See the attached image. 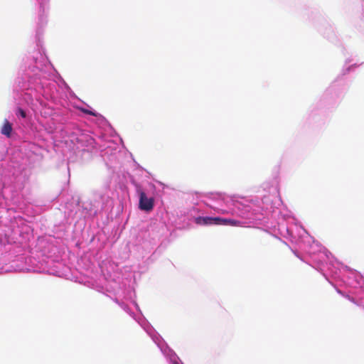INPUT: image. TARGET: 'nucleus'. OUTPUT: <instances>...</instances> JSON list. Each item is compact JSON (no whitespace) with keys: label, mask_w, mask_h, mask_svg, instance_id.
Instances as JSON below:
<instances>
[{"label":"nucleus","mask_w":364,"mask_h":364,"mask_svg":"<svg viewBox=\"0 0 364 364\" xmlns=\"http://www.w3.org/2000/svg\"><path fill=\"white\" fill-rule=\"evenodd\" d=\"M137 193L139 196V208L141 210L150 212L153 210L154 206V198H148L145 192L141 188H137Z\"/></svg>","instance_id":"nucleus-1"},{"label":"nucleus","mask_w":364,"mask_h":364,"mask_svg":"<svg viewBox=\"0 0 364 364\" xmlns=\"http://www.w3.org/2000/svg\"><path fill=\"white\" fill-rule=\"evenodd\" d=\"M220 220V218L216 217V218H212V217H198L196 219V223L198 225H213V224H219V220Z\"/></svg>","instance_id":"nucleus-2"},{"label":"nucleus","mask_w":364,"mask_h":364,"mask_svg":"<svg viewBox=\"0 0 364 364\" xmlns=\"http://www.w3.org/2000/svg\"><path fill=\"white\" fill-rule=\"evenodd\" d=\"M17 112H18V114L21 117H23V118H26V112H25L23 109H21V108H20V107H19V108H18Z\"/></svg>","instance_id":"nucleus-5"},{"label":"nucleus","mask_w":364,"mask_h":364,"mask_svg":"<svg viewBox=\"0 0 364 364\" xmlns=\"http://www.w3.org/2000/svg\"><path fill=\"white\" fill-rule=\"evenodd\" d=\"M12 130V124L8 120L5 119L1 129V133L9 138L11 135Z\"/></svg>","instance_id":"nucleus-3"},{"label":"nucleus","mask_w":364,"mask_h":364,"mask_svg":"<svg viewBox=\"0 0 364 364\" xmlns=\"http://www.w3.org/2000/svg\"><path fill=\"white\" fill-rule=\"evenodd\" d=\"M84 112L86 113V114H88L90 115H92V116H95V117L97 116V114L94 112L90 111V110H87L86 109V110H84Z\"/></svg>","instance_id":"nucleus-6"},{"label":"nucleus","mask_w":364,"mask_h":364,"mask_svg":"<svg viewBox=\"0 0 364 364\" xmlns=\"http://www.w3.org/2000/svg\"><path fill=\"white\" fill-rule=\"evenodd\" d=\"M218 225H227L231 226H241V222L233 219L221 218Z\"/></svg>","instance_id":"nucleus-4"}]
</instances>
